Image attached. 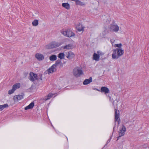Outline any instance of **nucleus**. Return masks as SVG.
Listing matches in <instances>:
<instances>
[{
	"label": "nucleus",
	"mask_w": 149,
	"mask_h": 149,
	"mask_svg": "<svg viewBox=\"0 0 149 149\" xmlns=\"http://www.w3.org/2000/svg\"><path fill=\"white\" fill-rule=\"evenodd\" d=\"M61 33L64 36L68 37L74 36L75 35V34L69 29H62L61 31Z\"/></svg>",
	"instance_id": "nucleus-1"
},
{
	"label": "nucleus",
	"mask_w": 149,
	"mask_h": 149,
	"mask_svg": "<svg viewBox=\"0 0 149 149\" xmlns=\"http://www.w3.org/2000/svg\"><path fill=\"white\" fill-rule=\"evenodd\" d=\"M61 45V43L59 42H54L46 45L47 49H52L57 47Z\"/></svg>",
	"instance_id": "nucleus-2"
},
{
	"label": "nucleus",
	"mask_w": 149,
	"mask_h": 149,
	"mask_svg": "<svg viewBox=\"0 0 149 149\" xmlns=\"http://www.w3.org/2000/svg\"><path fill=\"white\" fill-rule=\"evenodd\" d=\"M83 74L82 70L78 67L75 68L73 70V74L76 77H78Z\"/></svg>",
	"instance_id": "nucleus-3"
},
{
	"label": "nucleus",
	"mask_w": 149,
	"mask_h": 149,
	"mask_svg": "<svg viewBox=\"0 0 149 149\" xmlns=\"http://www.w3.org/2000/svg\"><path fill=\"white\" fill-rule=\"evenodd\" d=\"M109 28L110 31L116 32H117L119 30V27L116 24H113L111 25Z\"/></svg>",
	"instance_id": "nucleus-4"
},
{
	"label": "nucleus",
	"mask_w": 149,
	"mask_h": 149,
	"mask_svg": "<svg viewBox=\"0 0 149 149\" xmlns=\"http://www.w3.org/2000/svg\"><path fill=\"white\" fill-rule=\"evenodd\" d=\"M126 129L125 126L123 125L121 128L119 130L118 132L119 136L118 137L117 140L119 139V138L122 136H124L125 134V132L126 131Z\"/></svg>",
	"instance_id": "nucleus-5"
},
{
	"label": "nucleus",
	"mask_w": 149,
	"mask_h": 149,
	"mask_svg": "<svg viewBox=\"0 0 149 149\" xmlns=\"http://www.w3.org/2000/svg\"><path fill=\"white\" fill-rule=\"evenodd\" d=\"M38 77L36 74L33 72H31L29 76V78L31 81H33L35 80L38 79Z\"/></svg>",
	"instance_id": "nucleus-6"
},
{
	"label": "nucleus",
	"mask_w": 149,
	"mask_h": 149,
	"mask_svg": "<svg viewBox=\"0 0 149 149\" xmlns=\"http://www.w3.org/2000/svg\"><path fill=\"white\" fill-rule=\"evenodd\" d=\"M120 56L118 53L116 49H114L113 51V53L112 55V57L113 59H118Z\"/></svg>",
	"instance_id": "nucleus-7"
},
{
	"label": "nucleus",
	"mask_w": 149,
	"mask_h": 149,
	"mask_svg": "<svg viewBox=\"0 0 149 149\" xmlns=\"http://www.w3.org/2000/svg\"><path fill=\"white\" fill-rule=\"evenodd\" d=\"M36 58L39 61H41L43 60L44 58V55L42 54L37 53L35 55Z\"/></svg>",
	"instance_id": "nucleus-8"
},
{
	"label": "nucleus",
	"mask_w": 149,
	"mask_h": 149,
	"mask_svg": "<svg viewBox=\"0 0 149 149\" xmlns=\"http://www.w3.org/2000/svg\"><path fill=\"white\" fill-rule=\"evenodd\" d=\"M115 122L118 121V124L119 123V121L120 120L119 118V110L115 109Z\"/></svg>",
	"instance_id": "nucleus-9"
},
{
	"label": "nucleus",
	"mask_w": 149,
	"mask_h": 149,
	"mask_svg": "<svg viewBox=\"0 0 149 149\" xmlns=\"http://www.w3.org/2000/svg\"><path fill=\"white\" fill-rule=\"evenodd\" d=\"M74 56V54L71 51H69L66 54V57L69 59L73 58Z\"/></svg>",
	"instance_id": "nucleus-10"
},
{
	"label": "nucleus",
	"mask_w": 149,
	"mask_h": 149,
	"mask_svg": "<svg viewBox=\"0 0 149 149\" xmlns=\"http://www.w3.org/2000/svg\"><path fill=\"white\" fill-rule=\"evenodd\" d=\"M23 98V96L20 95H15L13 97V100L15 102H16Z\"/></svg>",
	"instance_id": "nucleus-11"
},
{
	"label": "nucleus",
	"mask_w": 149,
	"mask_h": 149,
	"mask_svg": "<svg viewBox=\"0 0 149 149\" xmlns=\"http://www.w3.org/2000/svg\"><path fill=\"white\" fill-rule=\"evenodd\" d=\"M84 27L80 23L77 24L76 25V29L79 31H83L84 30Z\"/></svg>",
	"instance_id": "nucleus-12"
},
{
	"label": "nucleus",
	"mask_w": 149,
	"mask_h": 149,
	"mask_svg": "<svg viewBox=\"0 0 149 149\" xmlns=\"http://www.w3.org/2000/svg\"><path fill=\"white\" fill-rule=\"evenodd\" d=\"M55 65H53L48 69V74L52 73L56 71Z\"/></svg>",
	"instance_id": "nucleus-13"
},
{
	"label": "nucleus",
	"mask_w": 149,
	"mask_h": 149,
	"mask_svg": "<svg viewBox=\"0 0 149 149\" xmlns=\"http://www.w3.org/2000/svg\"><path fill=\"white\" fill-rule=\"evenodd\" d=\"M55 94L50 93H49L47 96H46L44 97L43 98V100L45 101H46L50 99L51 98L54 97L55 95Z\"/></svg>",
	"instance_id": "nucleus-14"
},
{
	"label": "nucleus",
	"mask_w": 149,
	"mask_h": 149,
	"mask_svg": "<svg viewBox=\"0 0 149 149\" xmlns=\"http://www.w3.org/2000/svg\"><path fill=\"white\" fill-rule=\"evenodd\" d=\"M74 47V45L71 44L66 45L63 47V48L65 49H70L73 48Z\"/></svg>",
	"instance_id": "nucleus-15"
},
{
	"label": "nucleus",
	"mask_w": 149,
	"mask_h": 149,
	"mask_svg": "<svg viewBox=\"0 0 149 149\" xmlns=\"http://www.w3.org/2000/svg\"><path fill=\"white\" fill-rule=\"evenodd\" d=\"M101 91L102 92H104L105 94H106L109 93V90L108 88L107 87L103 86L101 87Z\"/></svg>",
	"instance_id": "nucleus-16"
},
{
	"label": "nucleus",
	"mask_w": 149,
	"mask_h": 149,
	"mask_svg": "<svg viewBox=\"0 0 149 149\" xmlns=\"http://www.w3.org/2000/svg\"><path fill=\"white\" fill-rule=\"evenodd\" d=\"M116 49L120 56L123 54L124 51L122 48H116Z\"/></svg>",
	"instance_id": "nucleus-17"
},
{
	"label": "nucleus",
	"mask_w": 149,
	"mask_h": 149,
	"mask_svg": "<svg viewBox=\"0 0 149 149\" xmlns=\"http://www.w3.org/2000/svg\"><path fill=\"white\" fill-rule=\"evenodd\" d=\"M99 56L96 53H94L93 55V59L96 61H99L100 59Z\"/></svg>",
	"instance_id": "nucleus-18"
},
{
	"label": "nucleus",
	"mask_w": 149,
	"mask_h": 149,
	"mask_svg": "<svg viewBox=\"0 0 149 149\" xmlns=\"http://www.w3.org/2000/svg\"><path fill=\"white\" fill-rule=\"evenodd\" d=\"M92 81V78L90 77L89 79H86L83 82V84L84 85H87L89 84L90 82Z\"/></svg>",
	"instance_id": "nucleus-19"
},
{
	"label": "nucleus",
	"mask_w": 149,
	"mask_h": 149,
	"mask_svg": "<svg viewBox=\"0 0 149 149\" xmlns=\"http://www.w3.org/2000/svg\"><path fill=\"white\" fill-rule=\"evenodd\" d=\"M20 87V84L19 83L15 84L13 85L12 88L15 91L16 90L18 89Z\"/></svg>",
	"instance_id": "nucleus-20"
},
{
	"label": "nucleus",
	"mask_w": 149,
	"mask_h": 149,
	"mask_svg": "<svg viewBox=\"0 0 149 149\" xmlns=\"http://www.w3.org/2000/svg\"><path fill=\"white\" fill-rule=\"evenodd\" d=\"M62 6L67 10H69L70 8V5L68 3H63L62 4Z\"/></svg>",
	"instance_id": "nucleus-21"
},
{
	"label": "nucleus",
	"mask_w": 149,
	"mask_h": 149,
	"mask_svg": "<svg viewBox=\"0 0 149 149\" xmlns=\"http://www.w3.org/2000/svg\"><path fill=\"white\" fill-rule=\"evenodd\" d=\"M33 102H31L29 105L25 107L24 109L26 110L32 109L34 106Z\"/></svg>",
	"instance_id": "nucleus-22"
},
{
	"label": "nucleus",
	"mask_w": 149,
	"mask_h": 149,
	"mask_svg": "<svg viewBox=\"0 0 149 149\" xmlns=\"http://www.w3.org/2000/svg\"><path fill=\"white\" fill-rule=\"evenodd\" d=\"M8 105L7 104H5L3 105H0V111H1L5 108L8 107Z\"/></svg>",
	"instance_id": "nucleus-23"
},
{
	"label": "nucleus",
	"mask_w": 149,
	"mask_h": 149,
	"mask_svg": "<svg viewBox=\"0 0 149 149\" xmlns=\"http://www.w3.org/2000/svg\"><path fill=\"white\" fill-rule=\"evenodd\" d=\"M57 56L56 55H53L49 56V59L51 61H54L56 60Z\"/></svg>",
	"instance_id": "nucleus-24"
},
{
	"label": "nucleus",
	"mask_w": 149,
	"mask_h": 149,
	"mask_svg": "<svg viewBox=\"0 0 149 149\" xmlns=\"http://www.w3.org/2000/svg\"><path fill=\"white\" fill-rule=\"evenodd\" d=\"M65 56L64 53H60L58 54V57L60 59H62L64 58Z\"/></svg>",
	"instance_id": "nucleus-25"
},
{
	"label": "nucleus",
	"mask_w": 149,
	"mask_h": 149,
	"mask_svg": "<svg viewBox=\"0 0 149 149\" xmlns=\"http://www.w3.org/2000/svg\"><path fill=\"white\" fill-rule=\"evenodd\" d=\"M76 4L77 5H79L81 6H83L84 5V3L81 2L79 0H75V1Z\"/></svg>",
	"instance_id": "nucleus-26"
},
{
	"label": "nucleus",
	"mask_w": 149,
	"mask_h": 149,
	"mask_svg": "<svg viewBox=\"0 0 149 149\" xmlns=\"http://www.w3.org/2000/svg\"><path fill=\"white\" fill-rule=\"evenodd\" d=\"M38 20H36V19L34 20L32 22V25L33 26H36L38 24Z\"/></svg>",
	"instance_id": "nucleus-27"
},
{
	"label": "nucleus",
	"mask_w": 149,
	"mask_h": 149,
	"mask_svg": "<svg viewBox=\"0 0 149 149\" xmlns=\"http://www.w3.org/2000/svg\"><path fill=\"white\" fill-rule=\"evenodd\" d=\"M97 54H98V55L99 56H102L104 54V52L100 50L97 51Z\"/></svg>",
	"instance_id": "nucleus-28"
},
{
	"label": "nucleus",
	"mask_w": 149,
	"mask_h": 149,
	"mask_svg": "<svg viewBox=\"0 0 149 149\" xmlns=\"http://www.w3.org/2000/svg\"><path fill=\"white\" fill-rule=\"evenodd\" d=\"M122 45L121 43L115 44L114 45L115 47H118V48H122Z\"/></svg>",
	"instance_id": "nucleus-29"
},
{
	"label": "nucleus",
	"mask_w": 149,
	"mask_h": 149,
	"mask_svg": "<svg viewBox=\"0 0 149 149\" xmlns=\"http://www.w3.org/2000/svg\"><path fill=\"white\" fill-rule=\"evenodd\" d=\"M61 63V61L60 60H58L56 61L55 64L53 65H55V67H56L57 66Z\"/></svg>",
	"instance_id": "nucleus-30"
},
{
	"label": "nucleus",
	"mask_w": 149,
	"mask_h": 149,
	"mask_svg": "<svg viewBox=\"0 0 149 149\" xmlns=\"http://www.w3.org/2000/svg\"><path fill=\"white\" fill-rule=\"evenodd\" d=\"M15 91L14 90V89L12 88V89L9 90L8 91V94H11L13 93Z\"/></svg>",
	"instance_id": "nucleus-31"
},
{
	"label": "nucleus",
	"mask_w": 149,
	"mask_h": 149,
	"mask_svg": "<svg viewBox=\"0 0 149 149\" xmlns=\"http://www.w3.org/2000/svg\"><path fill=\"white\" fill-rule=\"evenodd\" d=\"M38 76V80L40 79L41 80H42V76L41 74H39V77Z\"/></svg>",
	"instance_id": "nucleus-32"
},
{
	"label": "nucleus",
	"mask_w": 149,
	"mask_h": 149,
	"mask_svg": "<svg viewBox=\"0 0 149 149\" xmlns=\"http://www.w3.org/2000/svg\"><path fill=\"white\" fill-rule=\"evenodd\" d=\"M95 90H97V91H100V90H98V89H96V88H95Z\"/></svg>",
	"instance_id": "nucleus-33"
},
{
	"label": "nucleus",
	"mask_w": 149,
	"mask_h": 149,
	"mask_svg": "<svg viewBox=\"0 0 149 149\" xmlns=\"http://www.w3.org/2000/svg\"><path fill=\"white\" fill-rule=\"evenodd\" d=\"M110 42H111V43H113V42H112V41H111V40H110Z\"/></svg>",
	"instance_id": "nucleus-34"
}]
</instances>
